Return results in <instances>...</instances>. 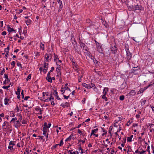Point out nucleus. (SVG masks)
<instances>
[{"label":"nucleus","instance_id":"44","mask_svg":"<svg viewBox=\"0 0 154 154\" xmlns=\"http://www.w3.org/2000/svg\"><path fill=\"white\" fill-rule=\"evenodd\" d=\"M51 105L53 106H54L55 105V103H54V100H51Z\"/></svg>","mask_w":154,"mask_h":154},{"label":"nucleus","instance_id":"9","mask_svg":"<svg viewBox=\"0 0 154 154\" xmlns=\"http://www.w3.org/2000/svg\"><path fill=\"white\" fill-rule=\"evenodd\" d=\"M50 97L49 98H48L47 99H45V100H44V102H48L50 101H51V100H54V98L52 96L51 94L50 95Z\"/></svg>","mask_w":154,"mask_h":154},{"label":"nucleus","instance_id":"13","mask_svg":"<svg viewBox=\"0 0 154 154\" xmlns=\"http://www.w3.org/2000/svg\"><path fill=\"white\" fill-rule=\"evenodd\" d=\"M136 92L135 90H132L128 93V95L130 96H134Z\"/></svg>","mask_w":154,"mask_h":154},{"label":"nucleus","instance_id":"1","mask_svg":"<svg viewBox=\"0 0 154 154\" xmlns=\"http://www.w3.org/2000/svg\"><path fill=\"white\" fill-rule=\"evenodd\" d=\"M111 49L112 53L115 54L116 53L117 48L116 47V44L115 43H113L112 44Z\"/></svg>","mask_w":154,"mask_h":154},{"label":"nucleus","instance_id":"38","mask_svg":"<svg viewBox=\"0 0 154 154\" xmlns=\"http://www.w3.org/2000/svg\"><path fill=\"white\" fill-rule=\"evenodd\" d=\"M127 140L128 142H131L132 140V139H131L130 137H128Z\"/></svg>","mask_w":154,"mask_h":154},{"label":"nucleus","instance_id":"16","mask_svg":"<svg viewBox=\"0 0 154 154\" xmlns=\"http://www.w3.org/2000/svg\"><path fill=\"white\" fill-rule=\"evenodd\" d=\"M104 142L103 140H100L97 141V142L96 141V143H97V144H103V143Z\"/></svg>","mask_w":154,"mask_h":154},{"label":"nucleus","instance_id":"19","mask_svg":"<svg viewBox=\"0 0 154 154\" xmlns=\"http://www.w3.org/2000/svg\"><path fill=\"white\" fill-rule=\"evenodd\" d=\"M134 6L131 5L128 7V9L130 11H134Z\"/></svg>","mask_w":154,"mask_h":154},{"label":"nucleus","instance_id":"54","mask_svg":"<svg viewBox=\"0 0 154 154\" xmlns=\"http://www.w3.org/2000/svg\"><path fill=\"white\" fill-rule=\"evenodd\" d=\"M8 148L10 149L11 150H12L13 149V147L12 146H9L8 147Z\"/></svg>","mask_w":154,"mask_h":154},{"label":"nucleus","instance_id":"49","mask_svg":"<svg viewBox=\"0 0 154 154\" xmlns=\"http://www.w3.org/2000/svg\"><path fill=\"white\" fill-rule=\"evenodd\" d=\"M30 97L29 96H26L24 98V100H27Z\"/></svg>","mask_w":154,"mask_h":154},{"label":"nucleus","instance_id":"28","mask_svg":"<svg viewBox=\"0 0 154 154\" xmlns=\"http://www.w3.org/2000/svg\"><path fill=\"white\" fill-rule=\"evenodd\" d=\"M17 65L20 68H21V69L22 68L21 64L20 62H17Z\"/></svg>","mask_w":154,"mask_h":154},{"label":"nucleus","instance_id":"36","mask_svg":"<svg viewBox=\"0 0 154 154\" xmlns=\"http://www.w3.org/2000/svg\"><path fill=\"white\" fill-rule=\"evenodd\" d=\"M9 29H10V30H9V29L8 30V31L9 32H11L12 31L15 32L16 31V30L14 29L13 28H11L10 27H9Z\"/></svg>","mask_w":154,"mask_h":154},{"label":"nucleus","instance_id":"3","mask_svg":"<svg viewBox=\"0 0 154 154\" xmlns=\"http://www.w3.org/2000/svg\"><path fill=\"white\" fill-rule=\"evenodd\" d=\"M143 8L140 5H137L134 6V11L137 10H143Z\"/></svg>","mask_w":154,"mask_h":154},{"label":"nucleus","instance_id":"42","mask_svg":"<svg viewBox=\"0 0 154 154\" xmlns=\"http://www.w3.org/2000/svg\"><path fill=\"white\" fill-rule=\"evenodd\" d=\"M64 88H63V87H62L61 88V90H60V91L62 92V94H63V93H64L65 92V89L64 90H63Z\"/></svg>","mask_w":154,"mask_h":154},{"label":"nucleus","instance_id":"63","mask_svg":"<svg viewBox=\"0 0 154 154\" xmlns=\"http://www.w3.org/2000/svg\"><path fill=\"white\" fill-rule=\"evenodd\" d=\"M4 114L3 113L1 114H0V118H1V117H4Z\"/></svg>","mask_w":154,"mask_h":154},{"label":"nucleus","instance_id":"40","mask_svg":"<svg viewBox=\"0 0 154 154\" xmlns=\"http://www.w3.org/2000/svg\"><path fill=\"white\" fill-rule=\"evenodd\" d=\"M5 52H6V54H5V56L6 57V59H7L8 58V53H9V51H5Z\"/></svg>","mask_w":154,"mask_h":154},{"label":"nucleus","instance_id":"25","mask_svg":"<svg viewBox=\"0 0 154 154\" xmlns=\"http://www.w3.org/2000/svg\"><path fill=\"white\" fill-rule=\"evenodd\" d=\"M59 4L60 5L58 11H61V9H62V8H63V5L62 3H61Z\"/></svg>","mask_w":154,"mask_h":154},{"label":"nucleus","instance_id":"33","mask_svg":"<svg viewBox=\"0 0 154 154\" xmlns=\"http://www.w3.org/2000/svg\"><path fill=\"white\" fill-rule=\"evenodd\" d=\"M125 97L124 95H122L119 97V100H123L124 99Z\"/></svg>","mask_w":154,"mask_h":154},{"label":"nucleus","instance_id":"59","mask_svg":"<svg viewBox=\"0 0 154 154\" xmlns=\"http://www.w3.org/2000/svg\"><path fill=\"white\" fill-rule=\"evenodd\" d=\"M143 90H142V89H140V90L138 92V94H139V93H143Z\"/></svg>","mask_w":154,"mask_h":154},{"label":"nucleus","instance_id":"45","mask_svg":"<svg viewBox=\"0 0 154 154\" xmlns=\"http://www.w3.org/2000/svg\"><path fill=\"white\" fill-rule=\"evenodd\" d=\"M15 110H17V112H19V109L18 107V105H17L16 108H15Z\"/></svg>","mask_w":154,"mask_h":154},{"label":"nucleus","instance_id":"41","mask_svg":"<svg viewBox=\"0 0 154 154\" xmlns=\"http://www.w3.org/2000/svg\"><path fill=\"white\" fill-rule=\"evenodd\" d=\"M10 87V85H8V86H3L2 87V88L4 89H8Z\"/></svg>","mask_w":154,"mask_h":154},{"label":"nucleus","instance_id":"62","mask_svg":"<svg viewBox=\"0 0 154 154\" xmlns=\"http://www.w3.org/2000/svg\"><path fill=\"white\" fill-rule=\"evenodd\" d=\"M86 100V99L85 98H83V100H82V103H84L85 102V101Z\"/></svg>","mask_w":154,"mask_h":154},{"label":"nucleus","instance_id":"2","mask_svg":"<svg viewBox=\"0 0 154 154\" xmlns=\"http://www.w3.org/2000/svg\"><path fill=\"white\" fill-rule=\"evenodd\" d=\"M51 125V124L49 123L48 124V126H47V122H45L44 124V127L43 128V131H47V128H50Z\"/></svg>","mask_w":154,"mask_h":154},{"label":"nucleus","instance_id":"64","mask_svg":"<svg viewBox=\"0 0 154 154\" xmlns=\"http://www.w3.org/2000/svg\"><path fill=\"white\" fill-rule=\"evenodd\" d=\"M54 67H52L50 71V72H52L54 69Z\"/></svg>","mask_w":154,"mask_h":154},{"label":"nucleus","instance_id":"58","mask_svg":"<svg viewBox=\"0 0 154 154\" xmlns=\"http://www.w3.org/2000/svg\"><path fill=\"white\" fill-rule=\"evenodd\" d=\"M64 88L65 89V90H69V91H70V88H68V87H65Z\"/></svg>","mask_w":154,"mask_h":154},{"label":"nucleus","instance_id":"50","mask_svg":"<svg viewBox=\"0 0 154 154\" xmlns=\"http://www.w3.org/2000/svg\"><path fill=\"white\" fill-rule=\"evenodd\" d=\"M146 102V100H143L142 102H141V104L142 105H144L145 104Z\"/></svg>","mask_w":154,"mask_h":154},{"label":"nucleus","instance_id":"56","mask_svg":"<svg viewBox=\"0 0 154 154\" xmlns=\"http://www.w3.org/2000/svg\"><path fill=\"white\" fill-rule=\"evenodd\" d=\"M63 139L61 140L59 144H63Z\"/></svg>","mask_w":154,"mask_h":154},{"label":"nucleus","instance_id":"23","mask_svg":"<svg viewBox=\"0 0 154 154\" xmlns=\"http://www.w3.org/2000/svg\"><path fill=\"white\" fill-rule=\"evenodd\" d=\"M129 46L128 45V44H126L125 45V51H126V52H128V51H129Z\"/></svg>","mask_w":154,"mask_h":154},{"label":"nucleus","instance_id":"4","mask_svg":"<svg viewBox=\"0 0 154 154\" xmlns=\"http://www.w3.org/2000/svg\"><path fill=\"white\" fill-rule=\"evenodd\" d=\"M126 58L127 59V60H129L131 59L132 58V54L130 52V51L126 52Z\"/></svg>","mask_w":154,"mask_h":154},{"label":"nucleus","instance_id":"51","mask_svg":"<svg viewBox=\"0 0 154 154\" xmlns=\"http://www.w3.org/2000/svg\"><path fill=\"white\" fill-rule=\"evenodd\" d=\"M63 97H64V98L66 99H68L69 97V95L68 96H66L65 95H63Z\"/></svg>","mask_w":154,"mask_h":154},{"label":"nucleus","instance_id":"30","mask_svg":"<svg viewBox=\"0 0 154 154\" xmlns=\"http://www.w3.org/2000/svg\"><path fill=\"white\" fill-rule=\"evenodd\" d=\"M73 68H74V67H75V69H78V66L77 65L76 63H74V64H73Z\"/></svg>","mask_w":154,"mask_h":154},{"label":"nucleus","instance_id":"27","mask_svg":"<svg viewBox=\"0 0 154 154\" xmlns=\"http://www.w3.org/2000/svg\"><path fill=\"white\" fill-rule=\"evenodd\" d=\"M106 94H104L102 96V98L105 101H107L108 99L106 96Z\"/></svg>","mask_w":154,"mask_h":154},{"label":"nucleus","instance_id":"24","mask_svg":"<svg viewBox=\"0 0 154 154\" xmlns=\"http://www.w3.org/2000/svg\"><path fill=\"white\" fill-rule=\"evenodd\" d=\"M40 48L42 49L43 50L44 49V45L41 42L40 44Z\"/></svg>","mask_w":154,"mask_h":154},{"label":"nucleus","instance_id":"22","mask_svg":"<svg viewBox=\"0 0 154 154\" xmlns=\"http://www.w3.org/2000/svg\"><path fill=\"white\" fill-rule=\"evenodd\" d=\"M54 61H57V59H59L58 57V56L57 55L55 54L54 53Z\"/></svg>","mask_w":154,"mask_h":154},{"label":"nucleus","instance_id":"37","mask_svg":"<svg viewBox=\"0 0 154 154\" xmlns=\"http://www.w3.org/2000/svg\"><path fill=\"white\" fill-rule=\"evenodd\" d=\"M17 119L16 117L13 118L12 119L11 122H14L16 120H17Z\"/></svg>","mask_w":154,"mask_h":154},{"label":"nucleus","instance_id":"32","mask_svg":"<svg viewBox=\"0 0 154 154\" xmlns=\"http://www.w3.org/2000/svg\"><path fill=\"white\" fill-rule=\"evenodd\" d=\"M60 69H58L57 70H56V71L57 73V76H59L60 75H61V72H60Z\"/></svg>","mask_w":154,"mask_h":154},{"label":"nucleus","instance_id":"8","mask_svg":"<svg viewBox=\"0 0 154 154\" xmlns=\"http://www.w3.org/2000/svg\"><path fill=\"white\" fill-rule=\"evenodd\" d=\"M69 105V103L68 102H66L65 103H62L60 104V106L64 108L66 107H68Z\"/></svg>","mask_w":154,"mask_h":154},{"label":"nucleus","instance_id":"26","mask_svg":"<svg viewBox=\"0 0 154 154\" xmlns=\"http://www.w3.org/2000/svg\"><path fill=\"white\" fill-rule=\"evenodd\" d=\"M101 129L102 130L103 132V133L102 134V135L104 136L106 134V131L103 128H101Z\"/></svg>","mask_w":154,"mask_h":154},{"label":"nucleus","instance_id":"35","mask_svg":"<svg viewBox=\"0 0 154 154\" xmlns=\"http://www.w3.org/2000/svg\"><path fill=\"white\" fill-rule=\"evenodd\" d=\"M31 21L30 20H29L26 21V23L27 25H29L31 23Z\"/></svg>","mask_w":154,"mask_h":154},{"label":"nucleus","instance_id":"52","mask_svg":"<svg viewBox=\"0 0 154 154\" xmlns=\"http://www.w3.org/2000/svg\"><path fill=\"white\" fill-rule=\"evenodd\" d=\"M94 63L96 64H98V62L97 61V60L96 59H95L94 60H93Z\"/></svg>","mask_w":154,"mask_h":154},{"label":"nucleus","instance_id":"29","mask_svg":"<svg viewBox=\"0 0 154 154\" xmlns=\"http://www.w3.org/2000/svg\"><path fill=\"white\" fill-rule=\"evenodd\" d=\"M9 100L8 99L6 98L4 100L5 105H7L8 104V101Z\"/></svg>","mask_w":154,"mask_h":154},{"label":"nucleus","instance_id":"7","mask_svg":"<svg viewBox=\"0 0 154 154\" xmlns=\"http://www.w3.org/2000/svg\"><path fill=\"white\" fill-rule=\"evenodd\" d=\"M53 94L54 96H55V97H56V98L57 100H61V99L59 97V96L57 94V91L56 90H54V92Z\"/></svg>","mask_w":154,"mask_h":154},{"label":"nucleus","instance_id":"18","mask_svg":"<svg viewBox=\"0 0 154 154\" xmlns=\"http://www.w3.org/2000/svg\"><path fill=\"white\" fill-rule=\"evenodd\" d=\"M85 139H84L82 140L80 139V140H78V143H79L80 144H83L85 143Z\"/></svg>","mask_w":154,"mask_h":154},{"label":"nucleus","instance_id":"20","mask_svg":"<svg viewBox=\"0 0 154 154\" xmlns=\"http://www.w3.org/2000/svg\"><path fill=\"white\" fill-rule=\"evenodd\" d=\"M154 84V83H153L152 84H150L149 85L147 86L144 87V88H143L144 89L143 90V91L146 90L147 88H148L149 87L152 86Z\"/></svg>","mask_w":154,"mask_h":154},{"label":"nucleus","instance_id":"34","mask_svg":"<svg viewBox=\"0 0 154 154\" xmlns=\"http://www.w3.org/2000/svg\"><path fill=\"white\" fill-rule=\"evenodd\" d=\"M20 87H18L17 92H16V94H20Z\"/></svg>","mask_w":154,"mask_h":154},{"label":"nucleus","instance_id":"47","mask_svg":"<svg viewBox=\"0 0 154 154\" xmlns=\"http://www.w3.org/2000/svg\"><path fill=\"white\" fill-rule=\"evenodd\" d=\"M109 133H110V134H111V131L112 129V127H111V126H110L109 128Z\"/></svg>","mask_w":154,"mask_h":154},{"label":"nucleus","instance_id":"60","mask_svg":"<svg viewBox=\"0 0 154 154\" xmlns=\"http://www.w3.org/2000/svg\"><path fill=\"white\" fill-rule=\"evenodd\" d=\"M6 34V32L5 31H3L2 33V35H5Z\"/></svg>","mask_w":154,"mask_h":154},{"label":"nucleus","instance_id":"61","mask_svg":"<svg viewBox=\"0 0 154 154\" xmlns=\"http://www.w3.org/2000/svg\"><path fill=\"white\" fill-rule=\"evenodd\" d=\"M145 152V151L143 150L140 152L139 154H143Z\"/></svg>","mask_w":154,"mask_h":154},{"label":"nucleus","instance_id":"17","mask_svg":"<svg viewBox=\"0 0 154 154\" xmlns=\"http://www.w3.org/2000/svg\"><path fill=\"white\" fill-rule=\"evenodd\" d=\"M4 78L6 79L5 80L7 81V83H8V82L10 81V80H9L8 79V75L6 74H5Z\"/></svg>","mask_w":154,"mask_h":154},{"label":"nucleus","instance_id":"21","mask_svg":"<svg viewBox=\"0 0 154 154\" xmlns=\"http://www.w3.org/2000/svg\"><path fill=\"white\" fill-rule=\"evenodd\" d=\"M48 63H45L43 66L44 69H48Z\"/></svg>","mask_w":154,"mask_h":154},{"label":"nucleus","instance_id":"5","mask_svg":"<svg viewBox=\"0 0 154 154\" xmlns=\"http://www.w3.org/2000/svg\"><path fill=\"white\" fill-rule=\"evenodd\" d=\"M51 72L50 71L48 72L47 74V77H46V79L48 82L51 83L52 82V79H51V77L50 75Z\"/></svg>","mask_w":154,"mask_h":154},{"label":"nucleus","instance_id":"53","mask_svg":"<svg viewBox=\"0 0 154 154\" xmlns=\"http://www.w3.org/2000/svg\"><path fill=\"white\" fill-rule=\"evenodd\" d=\"M80 150H81L80 153L81 154H82L83 153V151L81 147H80V148H79V151H80Z\"/></svg>","mask_w":154,"mask_h":154},{"label":"nucleus","instance_id":"10","mask_svg":"<svg viewBox=\"0 0 154 154\" xmlns=\"http://www.w3.org/2000/svg\"><path fill=\"white\" fill-rule=\"evenodd\" d=\"M72 139H74L73 135L71 134L68 138L65 140V141H67L71 140Z\"/></svg>","mask_w":154,"mask_h":154},{"label":"nucleus","instance_id":"43","mask_svg":"<svg viewBox=\"0 0 154 154\" xmlns=\"http://www.w3.org/2000/svg\"><path fill=\"white\" fill-rule=\"evenodd\" d=\"M31 75L29 74L28 75V77H27V78L26 79L27 81H28L29 79H31Z\"/></svg>","mask_w":154,"mask_h":154},{"label":"nucleus","instance_id":"39","mask_svg":"<svg viewBox=\"0 0 154 154\" xmlns=\"http://www.w3.org/2000/svg\"><path fill=\"white\" fill-rule=\"evenodd\" d=\"M20 124V123L19 121H16V125H17V126H15L16 127H17V126H19Z\"/></svg>","mask_w":154,"mask_h":154},{"label":"nucleus","instance_id":"57","mask_svg":"<svg viewBox=\"0 0 154 154\" xmlns=\"http://www.w3.org/2000/svg\"><path fill=\"white\" fill-rule=\"evenodd\" d=\"M47 70H48V69H43V71L45 73L47 72Z\"/></svg>","mask_w":154,"mask_h":154},{"label":"nucleus","instance_id":"14","mask_svg":"<svg viewBox=\"0 0 154 154\" xmlns=\"http://www.w3.org/2000/svg\"><path fill=\"white\" fill-rule=\"evenodd\" d=\"M109 88H108L106 87L104 88L103 91V93L104 94H106L108 91Z\"/></svg>","mask_w":154,"mask_h":154},{"label":"nucleus","instance_id":"11","mask_svg":"<svg viewBox=\"0 0 154 154\" xmlns=\"http://www.w3.org/2000/svg\"><path fill=\"white\" fill-rule=\"evenodd\" d=\"M80 46L81 48H82L84 50H87V49L85 48V44L83 43L82 42H81L80 43Z\"/></svg>","mask_w":154,"mask_h":154},{"label":"nucleus","instance_id":"15","mask_svg":"<svg viewBox=\"0 0 154 154\" xmlns=\"http://www.w3.org/2000/svg\"><path fill=\"white\" fill-rule=\"evenodd\" d=\"M51 54H45V58H46V59L47 61H48V59L49 57V56L50 55L51 56Z\"/></svg>","mask_w":154,"mask_h":154},{"label":"nucleus","instance_id":"6","mask_svg":"<svg viewBox=\"0 0 154 154\" xmlns=\"http://www.w3.org/2000/svg\"><path fill=\"white\" fill-rule=\"evenodd\" d=\"M49 93L48 92H43V97L42 100H45V99H48V96L49 95Z\"/></svg>","mask_w":154,"mask_h":154},{"label":"nucleus","instance_id":"48","mask_svg":"<svg viewBox=\"0 0 154 154\" xmlns=\"http://www.w3.org/2000/svg\"><path fill=\"white\" fill-rule=\"evenodd\" d=\"M96 73H97V74L100 75H102V72L99 71H97V72H96Z\"/></svg>","mask_w":154,"mask_h":154},{"label":"nucleus","instance_id":"31","mask_svg":"<svg viewBox=\"0 0 154 154\" xmlns=\"http://www.w3.org/2000/svg\"><path fill=\"white\" fill-rule=\"evenodd\" d=\"M56 65H57V68H56V70H57L58 69H60V65L58 64H57V62H56Z\"/></svg>","mask_w":154,"mask_h":154},{"label":"nucleus","instance_id":"46","mask_svg":"<svg viewBox=\"0 0 154 154\" xmlns=\"http://www.w3.org/2000/svg\"><path fill=\"white\" fill-rule=\"evenodd\" d=\"M11 64V65L13 66V67H14L15 65V62L14 61L12 62Z\"/></svg>","mask_w":154,"mask_h":154},{"label":"nucleus","instance_id":"55","mask_svg":"<svg viewBox=\"0 0 154 154\" xmlns=\"http://www.w3.org/2000/svg\"><path fill=\"white\" fill-rule=\"evenodd\" d=\"M98 131V128H96L94 130H92L91 131V132H95V131Z\"/></svg>","mask_w":154,"mask_h":154},{"label":"nucleus","instance_id":"12","mask_svg":"<svg viewBox=\"0 0 154 154\" xmlns=\"http://www.w3.org/2000/svg\"><path fill=\"white\" fill-rule=\"evenodd\" d=\"M82 85L87 88H91V86H90V85H89L86 84L85 83H83L82 84Z\"/></svg>","mask_w":154,"mask_h":154}]
</instances>
